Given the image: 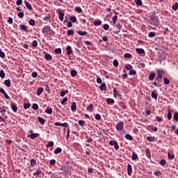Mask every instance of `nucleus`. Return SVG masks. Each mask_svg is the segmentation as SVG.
<instances>
[{
  "instance_id": "de8ad7c7",
  "label": "nucleus",
  "mask_w": 178,
  "mask_h": 178,
  "mask_svg": "<svg viewBox=\"0 0 178 178\" xmlns=\"http://www.w3.org/2000/svg\"><path fill=\"white\" fill-rule=\"evenodd\" d=\"M113 65L115 67H118V66H119V62L118 61V60H114L113 62Z\"/></svg>"
},
{
  "instance_id": "393cba45",
  "label": "nucleus",
  "mask_w": 178,
  "mask_h": 178,
  "mask_svg": "<svg viewBox=\"0 0 178 178\" xmlns=\"http://www.w3.org/2000/svg\"><path fill=\"white\" fill-rule=\"evenodd\" d=\"M116 29H118V31L115 32V34H119V33H120V31L122 30V26L120 25V24L116 25Z\"/></svg>"
},
{
  "instance_id": "4d7b16f0",
  "label": "nucleus",
  "mask_w": 178,
  "mask_h": 178,
  "mask_svg": "<svg viewBox=\"0 0 178 178\" xmlns=\"http://www.w3.org/2000/svg\"><path fill=\"white\" fill-rule=\"evenodd\" d=\"M78 123H79V126H81V127H83V126L85 124V122L83 120H79V121H78Z\"/></svg>"
},
{
  "instance_id": "0eeeda50",
  "label": "nucleus",
  "mask_w": 178,
  "mask_h": 178,
  "mask_svg": "<svg viewBox=\"0 0 178 178\" xmlns=\"http://www.w3.org/2000/svg\"><path fill=\"white\" fill-rule=\"evenodd\" d=\"M29 137L31 139V140H35V138H37L38 137H40V134H31V135H29Z\"/></svg>"
},
{
  "instance_id": "72a5a7b5",
  "label": "nucleus",
  "mask_w": 178,
  "mask_h": 178,
  "mask_svg": "<svg viewBox=\"0 0 178 178\" xmlns=\"http://www.w3.org/2000/svg\"><path fill=\"white\" fill-rule=\"evenodd\" d=\"M113 95L115 97L120 95V94H119V92H118V90H116V88H113Z\"/></svg>"
},
{
  "instance_id": "49530a36",
  "label": "nucleus",
  "mask_w": 178,
  "mask_h": 178,
  "mask_svg": "<svg viewBox=\"0 0 178 178\" xmlns=\"http://www.w3.org/2000/svg\"><path fill=\"white\" fill-rule=\"evenodd\" d=\"M113 24H116V22H118V15H115L112 18Z\"/></svg>"
},
{
  "instance_id": "680f3d73",
  "label": "nucleus",
  "mask_w": 178,
  "mask_h": 178,
  "mask_svg": "<svg viewBox=\"0 0 178 178\" xmlns=\"http://www.w3.org/2000/svg\"><path fill=\"white\" fill-rule=\"evenodd\" d=\"M125 68L127 69V70H131V69H133V66H131V65L128 64L125 66Z\"/></svg>"
},
{
  "instance_id": "5701e85b",
  "label": "nucleus",
  "mask_w": 178,
  "mask_h": 178,
  "mask_svg": "<svg viewBox=\"0 0 178 178\" xmlns=\"http://www.w3.org/2000/svg\"><path fill=\"white\" fill-rule=\"evenodd\" d=\"M124 137L126 140H129V141H133V136H131V135L127 134Z\"/></svg>"
},
{
  "instance_id": "b1692460",
  "label": "nucleus",
  "mask_w": 178,
  "mask_h": 178,
  "mask_svg": "<svg viewBox=\"0 0 178 178\" xmlns=\"http://www.w3.org/2000/svg\"><path fill=\"white\" fill-rule=\"evenodd\" d=\"M75 12H77V13H81L83 12V10L81 9V7L80 6H76L74 7Z\"/></svg>"
},
{
  "instance_id": "a18cd8bd",
  "label": "nucleus",
  "mask_w": 178,
  "mask_h": 178,
  "mask_svg": "<svg viewBox=\"0 0 178 178\" xmlns=\"http://www.w3.org/2000/svg\"><path fill=\"white\" fill-rule=\"evenodd\" d=\"M134 2L138 5V6H141L143 5V1L141 0H134Z\"/></svg>"
},
{
  "instance_id": "f257e3e1",
  "label": "nucleus",
  "mask_w": 178,
  "mask_h": 178,
  "mask_svg": "<svg viewBox=\"0 0 178 178\" xmlns=\"http://www.w3.org/2000/svg\"><path fill=\"white\" fill-rule=\"evenodd\" d=\"M70 168L72 167H68L67 165H62L60 168V172H59V175H69V173H72Z\"/></svg>"
},
{
  "instance_id": "4468645a",
  "label": "nucleus",
  "mask_w": 178,
  "mask_h": 178,
  "mask_svg": "<svg viewBox=\"0 0 178 178\" xmlns=\"http://www.w3.org/2000/svg\"><path fill=\"white\" fill-rule=\"evenodd\" d=\"M99 90L101 91H106V83H102L101 86H99Z\"/></svg>"
},
{
  "instance_id": "a211bd4d",
  "label": "nucleus",
  "mask_w": 178,
  "mask_h": 178,
  "mask_svg": "<svg viewBox=\"0 0 178 178\" xmlns=\"http://www.w3.org/2000/svg\"><path fill=\"white\" fill-rule=\"evenodd\" d=\"M30 163H31V168H34V166H35V165H37V161L34 159H31Z\"/></svg>"
},
{
  "instance_id": "f704fd0d",
  "label": "nucleus",
  "mask_w": 178,
  "mask_h": 178,
  "mask_svg": "<svg viewBox=\"0 0 178 178\" xmlns=\"http://www.w3.org/2000/svg\"><path fill=\"white\" fill-rule=\"evenodd\" d=\"M155 35H156V33H155V32H149L148 34V37L149 38H154V37H155Z\"/></svg>"
},
{
  "instance_id": "39448f33",
  "label": "nucleus",
  "mask_w": 178,
  "mask_h": 178,
  "mask_svg": "<svg viewBox=\"0 0 178 178\" xmlns=\"http://www.w3.org/2000/svg\"><path fill=\"white\" fill-rule=\"evenodd\" d=\"M132 172H133V168L131 167V164H128V166H127V174H128V176H131Z\"/></svg>"
},
{
  "instance_id": "2eb2a0df",
  "label": "nucleus",
  "mask_w": 178,
  "mask_h": 178,
  "mask_svg": "<svg viewBox=\"0 0 178 178\" xmlns=\"http://www.w3.org/2000/svg\"><path fill=\"white\" fill-rule=\"evenodd\" d=\"M165 75V73L163 72V70H159L158 71V79H162V77H163V76Z\"/></svg>"
},
{
  "instance_id": "69168bd1",
  "label": "nucleus",
  "mask_w": 178,
  "mask_h": 178,
  "mask_svg": "<svg viewBox=\"0 0 178 178\" xmlns=\"http://www.w3.org/2000/svg\"><path fill=\"white\" fill-rule=\"evenodd\" d=\"M95 119H96V120H101V115L99 114H96L95 115Z\"/></svg>"
},
{
  "instance_id": "6ab92c4d",
  "label": "nucleus",
  "mask_w": 178,
  "mask_h": 178,
  "mask_svg": "<svg viewBox=\"0 0 178 178\" xmlns=\"http://www.w3.org/2000/svg\"><path fill=\"white\" fill-rule=\"evenodd\" d=\"M93 24L95 26H101L102 24V22H101V20H95Z\"/></svg>"
},
{
  "instance_id": "2f4dec72",
  "label": "nucleus",
  "mask_w": 178,
  "mask_h": 178,
  "mask_svg": "<svg viewBox=\"0 0 178 178\" xmlns=\"http://www.w3.org/2000/svg\"><path fill=\"white\" fill-rule=\"evenodd\" d=\"M145 152H146V156H147V158H149V159H151V152L149 151V149H146Z\"/></svg>"
},
{
  "instance_id": "6e6552de",
  "label": "nucleus",
  "mask_w": 178,
  "mask_h": 178,
  "mask_svg": "<svg viewBox=\"0 0 178 178\" xmlns=\"http://www.w3.org/2000/svg\"><path fill=\"white\" fill-rule=\"evenodd\" d=\"M10 106L13 111H14L15 113L17 112V106L15 103H11Z\"/></svg>"
},
{
  "instance_id": "603ef678",
  "label": "nucleus",
  "mask_w": 178,
  "mask_h": 178,
  "mask_svg": "<svg viewBox=\"0 0 178 178\" xmlns=\"http://www.w3.org/2000/svg\"><path fill=\"white\" fill-rule=\"evenodd\" d=\"M147 140L150 142L155 141V137L149 136L147 137Z\"/></svg>"
},
{
  "instance_id": "c85d7f7f",
  "label": "nucleus",
  "mask_w": 178,
  "mask_h": 178,
  "mask_svg": "<svg viewBox=\"0 0 178 178\" xmlns=\"http://www.w3.org/2000/svg\"><path fill=\"white\" fill-rule=\"evenodd\" d=\"M71 76L72 77H76V76H77V71H76V70H72Z\"/></svg>"
},
{
  "instance_id": "ea45409f",
  "label": "nucleus",
  "mask_w": 178,
  "mask_h": 178,
  "mask_svg": "<svg viewBox=\"0 0 178 178\" xmlns=\"http://www.w3.org/2000/svg\"><path fill=\"white\" fill-rule=\"evenodd\" d=\"M154 79H155V73L152 72L149 75V80H154Z\"/></svg>"
},
{
  "instance_id": "e2e57ef3",
  "label": "nucleus",
  "mask_w": 178,
  "mask_h": 178,
  "mask_svg": "<svg viewBox=\"0 0 178 178\" xmlns=\"http://www.w3.org/2000/svg\"><path fill=\"white\" fill-rule=\"evenodd\" d=\"M31 76L32 77H33V79H35L38 76V74L37 73V72H33Z\"/></svg>"
},
{
  "instance_id": "aec40b11",
  "label": "nucleus",
  "mask_w": 178,
  "mask_h": 178,
  "mask_svg": "<svg viewBox=\"0 0 178 178\" xmlns=\"http://www.w3.org/2000/svg\"><path fill=\"white\" fill-rule=\"evenodd\" d=\"M58 15H59V17H58L59 20H60V22H63V17H65V13H63V12H60Z\"/></svg>"
},
{
  "instance_id": "cd10ccee",
  "label": "nucleus",
  "mask_w": 178,
  "mask_h": 178,
  "mask_svg": "<svg viewBox=\"0 0 178 178\" xmlns=\"http://www.w3.org/2000/svg\"><path fill=\"white\" fill-rule=\"evenodd\" d=\"M43 19L44 20V22H51V15L49 14H48L46 17H44L43 18Z\"/></svg>"
},
{
  "instance_id": "774afa93",
  "label": "nucleus",
  "mask_w": 178,
  "mask_h": 178,
  "mask_svg": "<svg viewBox=\"0 0 178 178\" xmlns=\"http://www.w3.org/2000/svg\"><path fill=\"white\" fill-rule=\"evenodd\" d=\"M177 8H178V3H177V2H176V3H175V5L172 6V9H173L174 10H176Z\"/></svg>"
},
{
  "instance_id": "ddd939ff",
  "label": "nucleus",
  "mask_w": 178,
  "mask_h": 178,
  "mask_svg": "<svg viewBox=\"0 0 178 178\" xmlns=\"http://www.w3.org/2000/svg\"><path fill=\"white\" fill-rule=\"evenodd\" d=\"M44 58L46 60H51L52 59V56L44 51Z\"/></svg>"
},
{
  "instance_id": "a19ab883",
  "label": "nucleus",
  "mask_w": 178,
  "mask_h": 178,
  "mask_svg": "<svg viewBox=\"0 0 178 178\" xmlns=\"http://www.w3.org/2000/svg\"><path fill=\"white\" fill-rule=\"evenodd\" d=\"M167 117L168 120H170V119H172V111H170V108H168V113L167 115Z\"/></svg>"
},
{
  "instance_id": "a878e982",
  "label": "nucleus",
  "mask_w": 178,
  "mask_h": 178,
  "mask_svg": "<svg viewBox=\"0 0 178 178\" xmlns=\"http://www.w3.org/2000/svg\"><path fill=\"white\" fill-rule=\"evenodd\" d=\"M43 91H44V88H38L37 92H36L37 95H41V94H42Z\"/></svg>"
},
{
  "instance_id": "1a4fd4ad",
  "label": "nucleus",
  "mask_w": 178,
  "mask_h": 178,
  "mask_svg": "<svg viewBox=\"0 0 178 178\" xmlns=\"http://www.w3.org/2000/svg\"><path fill=\"white\" fill-rule=\"evenodd\" d=\"M66 51H67V55H72V54H73V50L72 49L71 46H67L66 47Z\"/></svg>"
},
{
  "instance_id": "f8f14e48",
  "label": "nucleus",
  "mask_w": 178,
  "mask_h": 178,
  "mask_svg": "<svg viewBox=\"0 0 178 178\" xmlns=\"http://www.w3.org/2000/svg\"><path fill=\"white\" fill-rule=\"evenodd\" d=\"M24 3H25V6L27 8V9H29V10H33V7L31 6V4L29 3V1H25Z\"/></svg>"
},
{
  "instance_id": "f03ea898",
  "label": "nucleus",
  "mask_w": 178,
  "mask_h": 178,
  "mask_svg": "<svg viewBox=\"0 0 178 178\" xmlns=\"http://www.w3.org/2000/svg\"><path fill=\"white\" fill-rule=\"evenodd\" d=\"M42 34H49V35H52V33H55L54 31H52V29H51V26L46 25L42 28Z\"/></svg>"
},
{
  "instance_id": "e433bc0d",
  "label": "nucleus",
  "mask_w": 178,
  "mask_h": 178,
  "mask_svg": "<svg viewBox=\"0 0 178 178\" xmlns=\"http://www.w3.org/2000/svg\"><path fill=\"white\" fill-rule=\"evenodd\" d=\"M136 159H138V156L137 155V154H136L135 152H133L132 160L136 161Z\"/></svg>"
},
{
  "instance_id": "f3484780",
  "label": "nucleus",
  "mask_w": 178,
  "mask_h": 178,
  "mask_svg": "<svg viewBox=\"0 0 178 178\" xmlns=\"http://www.w3.org/2000/svg\"><path fill=\"white\" fill-rule=\"evenodd\" d=\"M76 109H77V105L76 104V102H72L71 106V111H72V112H74Z\"/></svg>"
},
{
  "instance_id": "4be33fe9",
  "label": "nucleus",
  "mask_w": 178,
  "mask_h": 178,
  "mask_svg": "<svg viewBox=\"0 0 178 178\" xmlns=\"http://www.w3.org/2000/svg\"><path fill=\"white\" fill-rule=\"evenodd\" d=\"M42 174V171L40 168H38L35 172L33 173V176H39L40 175Z\"/></svg>"
},
{
  "instance_id": "c03bdc74",
  "label": "nucleus",
  "mask_w": 178,
  "mask_h": 178,
  "mask_svg": "<svg viewBox=\"0 0 178 178\" xmlns=\"http://www.w3.org/2000/svg\"><path fill=\"white\" fill-rule=\"evenodd\" d=\"M67 101H68L67 97H64V98L61 100V102H60L61 105H65V102H67Z\"/></svg>"
},
{
  "instance_id": "7c9ffc66",
  "label": "nucleus",
  "mask_w": 178,
  "mask_h": 178,
  "mask_svg": "<svg viewBox=\"0 0 178 178\" xmlns=\"http://www.w3.org/2000/svg\"><path fill=\"white\" fill-rule=\"evenodd\" d=\"M60 152H62V148L60 147H57L55 150H54V154L56 155L58 154H60Z\"/></svg>"
},
{
  "instance_id": "412c9836",
  "label": "nucleus",
  "mask_w": 178,
  "mask_h": 178,
  "mask_svg": "<svg viewBox=\"0 0 178 178\" xmlns=\"http://www.w3.org/2000/svg\"><path fill=\"white\" fill-rule=\"evenodd\" d=\"M77 34L83 37L84 35H87L88 33L87 31H78Z\"/></svg>"
},
{
  "instance_id": "473e14b6",
  "label": "nucleus",
  "mask_w": 178,
  "mask_h": 178,
  "mask_svg": "<svg viewBox=\"0 0 178 178\" xmlns=\"http://www.w3.org/2000/svg\"><path fill=\"white\" fill-rule=\"evenodd\" d=\"M136 52L140 54H145V51H144L143 49H136Z\"/></svg>"
},
{
  "instance_id": "bf43d9fd",
  "label": "nucleus",
  "mask_w": 178,
  "mask_h": 178,
  "mask_svg": "<svg viewBox=\"0 0 178 178\" xmlns=\"http://www.w3.org/2000/svg\"><path fill=\"white\" fill-rule=\"evenodd\" d=\"M103 29H104V30H106V31L109 30V25L108 24H104Z\"/></svg>"
},
{
  "instance_id": "13d9d810",
  "label": "nucleus",
  "mask_w": 178,
  "mask_h": 178,
  "mask_svg": "<svg viewBox=\"0 0 178 178\" xmlns=\"http://www.w3.org/2000/svg\"><path fill=\"white\" fill-rule=\"evenodd\" d=\"M33 109H34V111H38V104H33L32 106Z\"/></svg>"
},
{
  "instance_id": "3c124183",
  "label": "nucleus",
  "mask_w": 178,
  "mask_h": 178,
  "mask_svg": "<svg viewBox=\"0 0 178 178\" xmlns=\"http://www.w3.org/2000/svg\"><path fill=\"white\" fill-rule=\"evenodd\" d=\"M47 148H49V147H54V141H50L46 145Z\"/></svg>"
},
{
  "instance_id": "5fc2aeb1",
  "label": "nucleus",
  "mask_w": 178,
  "mask_h": 178,
  "mask_svg": "<svg viewBox=\"0 0 178 178\" xmlns=\"http://www.w3.org/2000/svg\"><path fill=\"white\" fill-rule=\"evenodd\" d=\"M54 52H55L56 54H62V49H60V48L56 49L54 50Z\"/></svg>"
},
{
  "instance_id": "8fccbe9b",
  "label": "nucleus",
  "mask_w": 178,
  "mask_h": 178,
  "mask_svg": "<svg viewBox=\"0 0 178 178\" xmlns=\"http://www.w3.org/2000/svg\"><path fill=\"white\" fill-rule=\"evenodd\" d=\"M168 159H175V155H172V154H170V152L168 153Z\"/></svg>"
},
{
  "instance_id": "6e6d98bb",
  "label": "nucleus",
  "mask_w": 178,
  "mask_h": 178,
  "mask_svg": "<svg viewBox=\"0 0 178 178\" xmlns=\"http://www.w3.org/2000/svg\"><path fill=\"white\" fill-rule=\"evenodd\" d=\"M31 106V104L30 103H26L24 105V109H29Z\"/></svg>"
},
{
  "instance_id": "4c0bfd02",
  "label": "nucleus",
  "mask_w": 178,
  "mask_h": 178,
  "mask_svg": "<svg viewBox=\"0 0 178 178\" xmlns=\"http://www.w3.org/2000/svg\"><path fill=\"white\" fill-rule=\"evenodd\" d=\"M70 20L72 23H76L77 22V18L75 16L70 17Z\"/></svg>"
},
{
  "instance_id": "79ce46f5",
  "label": "nucleus",
  "mask_w": 178,
  "mask_h": 178,
  "mask_svg": "<svg viewBox=\"0 0 178 178\" xmlns=\"http://www.w3.org/2000/svg\"><path fill=\"white\" fill-rule=\"evenodd\" d=\"M0 77L1 79H5V72L3 70H0Z\"/></svg>"
},
{
  "instance_id": "37998d69",
  "label": "nucleus",
  "mask_w": 178,
  "mask_h": 178,
  "mask_svg": "<svg viewBox=\"0 0 178 178\" xmlns=\"http://www.w3.org/2000/svg\"><path fill=\"white\" fill-rule=\"evenodd\" d=\"M29 24L30 26H35V20L31 19L29 20Z\"/></svg>"
},
{
  "instance_id": "864d4df0",
  "label": "nucleus",
  "mask_w": 178,
  "mask_h": 178,
  "mask_svg": "<svg viewBox=\"0 0 178 178\" xmlns=\"http://www.w3.org/2000/svg\"><path fill=\"white\" fill-rule=\"evenodd\" d=\"M173 119H174V120H176V121L178 120V113H177V111H175V113L174 114V116H173Z\"/></svg>"
},
{
  "instance_id": "9d476101",
  "label": "nucleus",
  "mask_w": 178,
  "mask_h": 178,
  "mask_svg": "<svg viewBox=\"0 0 178 178\" xmlns=\"http://www.w3.org/2000/svg\"><path fill=\"white\" fill-rule=\"evenodd\" d=\"M106 101L108 105H113L115 104V100L112 98H107Z\"/></svg>"
},
{
  "instance_id": "20e7f679",
  "label": "nucleus",
  "mask_w": 178,
  "mask_h": 178,
  "mask_svg": "<svg viewBox=\"0 0 178 178\" xmlns=\"http://www.w3.org/2000/svg\"><path fill=\"white\" fill-rule=\"evenodd\" d=\"M19 29L22 31H25V33H29V26L26 25L21 24L19 25Z\"/></svg>"
},
{
  "instance_id": "338daca9",
  "label": "nucleus",
  "mask_w": 178,
  "mask_h": 178,
  "mask_svg": "<svg viewBox=\"0 0 178 178\" xmlns=\"http://www.w3.org/2000/svg\"><path fill=\"white\" fill-rule=\"evenodd\" d=\"M164 84L168 85L169 83H170V81H169V79L168 78H164Z\"/></svg>"
},
{
  "instance_id": "58836bf2",
  "label": "nucleus",
  "mask_w": 178,
  "mask_h": 178,
  "mask_svg": "<svg viewBox=\"0 0 178 178\" xmlns=\"http://www.w3.org/2000/svg\"><path fill=\"white\" fill-rule=\"evenodd\" d=\"M49 165H51V166H55V165H56V160L51 159L49 161Z\"/></svg>"
},
{
  "instance_id": "052dcab7",
  "label": "nucleus",
  "mask_w": 178,
  "mask_h": 178,
  "mask_svg": "<svg viewBox=\"0 0 178 178\" xmlns=\"http://www.w3.org/2000/svg\"><path fill=\"white\" fill-rule=\"evenodd\" d=\"M124 58L130 59V58H131V54H130L129 53L124 54Z\"/></svg>"
},
{
  "instance_id": "423d86ee",
  "label": "nucleus",
  "mask_w": 178,
  "mask_h": 178,
  "mask_svg": "<svg viewBox=\"0 0 178 178\" xmlns=\"http://www.w3.org/2000/svg\"><path fill=\"white\" fill-rule=\"evenodd\" d=\"M54 126H61L62 127H67L69 126V124L67 122L60 123V122H56L54 123Z\"/></svg>"
},
{
  "instance_id": "c9c22d12",
  "label": "nucleus",
  "mask_w": 178,
  "mask_h": 178,
  "mask_svg": "<svg viewBox=\"0 0 178 178\" xmlns=\"http://www.w3.org/2000/svg\"><path fill=\"white\" fill-rule=\"evenodd\" d=\"M4 84L6 86V87H10V79L5 80Z\"/></svg>"
},
{
  "instance_id": "c756f323",
  "label": "nucleus",
  "mask_w": 178,
  "mask_h": 178,
  "mask_svg": "<svg viewBox=\"0 0 178 178\" xmlns=\"http://www.w3.org/2000/svg\"><path fill=\"white\" fill-rule=\"evenodd\" d=\"M67 35H74V31L73 29L67 30Z\"/></svg>"
},
{
  "instance_id": "bb28decb",
  "label": "nucleus",
  "mask_w": 178,
  "mask_h": 178,
  "mask_svg": "<svg viewBox=\"0 0 178 178\" xmlns=\"http://www.w3.org/2000/svg\"><path fill=\"white\" fill-rule=\"evenodd\" d=\"M87 111L88 112H91V111H92V109H94V105L90 104L88 106V107L86 108Z\"/></svg>"
},
{
  "instance_id": "0e129e2a",
  "label": "nucleus",
  "mask_w": 178,
  "mask_h": 178,
  "mask_svg": "<svg viewBox=\"0 0 178 178\" xmlns=\"http://www.w3.org/2000/svg\"><path fill=\"white\" fill-rule=\"evenodd\" d=\"M38 45V42H37V40H33L32 42V47H37Z\"/></svg>"
},
{
  "instance_id": "09e8293b",
  "label": "nucleus",
  "mask_w": 178,
  "mask_h": 178,
  "mask_svg": "<svg viewBox=\"0 0 178 178\" xmlns=\"http://www.w3.org/2000/svg\"><path fill=\"white\" fill-rule=\"evenodd\" d=\"M17 16L19 19H23L24 17V13L23 12H20L17 14Z\"/></svg>"
},
{
  "instance_id": "7ed1b4c3",
  "label": "nucleus",
  "mask_w": 178,
  "mask_h": 178,
  "mask_svg": "<svg viewBox=\"0 0 178 178\" xmlns=\"http://www.w3.org/2000/svg\"><path fill=\"white\" fill-rule=\"evenodd\" d=\"M124 127V123H123V122L122 121H120L117 123L115 129L117 131H122Z\"/></svg>"
},
{
  "instance_id": "9b49d317",
  "label": "nucleus",
  "mask_w": 178,
  "mask_h": 178,
  "mask_svg": "<svg viewBox=\"0 0 178 178\" xmlns=\"http://www.w3.org/2000/svg\"><path fill=\"white\" fill-rule=\"evenodd\" d=\"M38 120L39 122V123H40V124H42V126H44V124H45V122H47V120L41 117H38Z\"/></svg>"
},
{
  "instance_id": "dca6fc26",
  "label": "nucleus",
  "mask_w": 178,
  "mask_h": 178,
  "mask_svg": "<svg viewBox=\"0 0 178 178\" xmlns=\"http://www.w3.org/2000/svg\"><path fill=\"white\" fill-rule=\"evenodd\" d=\"M45 113H48V115H52V108H51V106H47L45 111Z\"/></svg>"
}]
</instances>
